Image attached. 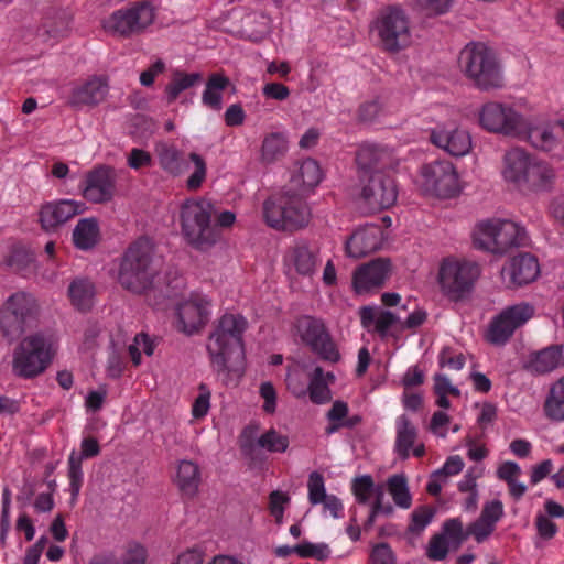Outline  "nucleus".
I'll return each mask as SVG.
<instances>
[{
  "label": "nucleus",
  "instance_id": "1a4fd4ad",
  "mask_svg": "<svg viewBox=\"0 0 564 564\" xmlns=\"http://www.w3.org/2000/svg\"><path fill=\"white\" fill-rule=\"evenodd\" d=\"M154 20L153 4L143 0L113 11L102 20V28L111 35L130 37L144 32Z\"/></svg>",
  "mask_w": 564,
  "mask_h": 564
},
{
  "label": "nucleus",
  "instance_id": "79ce46f5",
  "mask_svg": "<svg viewBox=\"0 0 564 564\" xmlns=\"http://www.w3.org/2000/svg\"><path fill=\"white\" fill-rule=\"evenodd\" d=\"M100 231L95 218L80 219L73 230V241L80 250L93 249L99 241Z\"/></svg>",
  "mask_w": 564,
  "mask_h": 564
},
{
  "label": "nucleus",
  "instance_id": "ea45409f",
  "mask_svg": "<svg viewBox=\"0 0 564 564\" xmlns=\"http://www.w3.org/2000/svg\"><path fill=\"white\" fill-rule=\"evenodd\" d=\"M360 321L364 327L373 329L381 336L398 322V317L390 311H383L377 307L365 306L360 308Z\"/></svg>",
  "mask_w": 564,
  "mask_h": 564
},
{
  "label": "nucleus",
  "instance_id": "2eb2a0df",
  "mask_svg": "<svg viewBox=\"0 0 564 564\" xmlns=\"http://www.w3.org/2000/svg\"><path fill=\"white\" fill-rule=\"evenodd\" d=\"M426 192L438 197H452L458 189V174L449 161H433L421 169Z\"/></svg>",
  "mask_w": 564,
  "mask_h": 564
},
{
  "label": "nucleus",
  "instance_id": "c9c22d12",
  "mask_svg": "<svg viewBox=\"0 0 564 564\" xmlns=\"http://www.w3.org/2000/svg\"><path fill=\"white\" fill-rule=\"evenodd\" d=\"M203 76L198 72L186 73L181 69H174L171 78L164 88L165 98L169 104L174 102L182 93L198 85Z\"/></svg>",
  "mask_w": 564,
  "mask_h": 564
},
{
  "label": "nucleus",
  "instance_id": "4d7b16f0",
  "mask_svg": "<svg viewBox=\"0 0 564 564\" xmlns=\"http://www.w3.org/2000/svg\"><path fill=\"white\" fill-rule=\"evenodd\" d=\"M384 111V104L380 97H375L362 102L358 110V117L361 121L371 122L379 118Z\"/></svg>",
  "mask_w": 564,
  "mask_h": 564
},
{
  "label": "nucleus",
  "instance_id": "bf43d9fd",
  "mask_svg": "<svg viewBox=\"0 0 564 564\" xmlns=\"http://www.w3.org/2000/svg\"><path fill=\"white\" fill-rule=\"evenodd\" d=\"M417 3L427 17H438L451 11L454 0H417Z\"/></svg>",
  "mask_w": 564,
  "mask_h": 564
},
{
  "label": "nucleus",
  "instance_id": "6e6d98bb",
  "mask_svg": "<svg viewBox=\"0 0 564 564\" xmlns=\"http://www.w3.org/2000/svg\"><path fill=\"white\" fill-rule=\"evenodd\" d=\"M290 503V496L280 490H274L269 496V510L276 524L283 523L285 507Z\"/></svg>",
  "mask_w": 564,
  "mask_h": 564
},
{
  "label": "nucleus",
  "instance_id": "58836bf2",
  "mask_svg": "<svg viewBox=\"0 0 564 564\" xmlns=\"http://www.w3.org/2000/svg\"><path fill=\"white\" fill-rule=\"evenodd\" d=\"M465 466L463 458L459 455L449 456L442 468L435 470L427 482L426 490L432 496H437L446 484L447 478L458 475Z\"/></svg>",
  "mask_w": 564,
  "mask_h": 564
},
{
  "label": "nucleus",
  "instance_id": "69168bd1",
  "mask_svg": "<svg viewBox=\"0 0 564 564\" xmlns=\"http://www.w3.org/2000/svg\"><path fill=\"white\" fill-rule=\"evenodd\" d=\"M259 394L263 399V411L268 414H273L278 404V394L273 384L269 381L262 382L260 384Z\"/></svg>",
  "mask_w": 564,
  "mask_h": 564
},
{
  "label": "nucleus",
  "instance_id": "0e129e2a",
  "mask_svg": "<svg viewBox=\"0 0 564 564\" xmlns=\"http://www.w3.org/2000/svg\"><path fill=\"white\" fill-rule=\"evenodd\" d=\"M496 527L489 522H486L481 518H478L475 522L470 523L466 530L467 535L474 536V539L481 543L486 541L495 531Z\"/></svg>",
  "mask_w": 564,
  "mask_h": 564
},
{
  "label": "nucleus",
  "instance_id": "dca6fc26",
  "mask_svg": "<svg viewBox=\"0 0 564 564\" xmlns=\"http://www.w3.org/2000/svg\"><path fill=\"white\" fill-rule=\"evenodd\" d=\"M116 181V172L111 166L98 165L84 175L79 191L87 202L105 204L115 197Z\"/></svg>",
  "mask_w": 564,
  "mask_h": 564
},
{
  "label": "nucleus",
  "instance_id": "3c124183",
  "mask_svg": "<svg viewBox=\"0 0 564 564\" xmlns=\"http://www.w3.org/2000/svg\"><path fill=\"white\" fill-rule=\"evenodd\" d=\"M189 161L193 163L194 170L186 180V187L189 191H197L202 187L207 176L206 161L196 152L189 153Z\"/></svg>",
  "mask_w": 564,
  "mask_h": 564
},
{
  "label": "nucleus",
  "instance_id": "9d476101",
  "mask_svg": "<svg viewBox=\"0 0 564 564\" xmlns=\"http://www.w3.org/2000/svg\"><path fill=\"white\" fill-rule=\"evenodd\" d=\"M51 361V344L41 334L25 337L13 352V372L30 379L42 373Z\"/></svg>",
  "mask_w": 564,
  "mask_h": 564
},
{
  "label": "nucleus",
  "instance_id": "aec40b11",
  "mask_svg": "<svg viewBox=\"0 0 564 564\" xmlns=\"http://www.w3.org/2000/svg\"><path fill=\"white\" fill-rule=\"evenodd\" d=\"M431 142L453 156H464L471 150V137L454 124L436 126L430 133Z\"/></svg>",
  "mask_w": 564,
  "mask_h": 564
},
{
  "label": "nucleus",
  "instance_id": "f704fd0d",
  "mask_svg": "<svg viewBox=\"0 0 564 564\" xmlns=\"http://www.w3.org/2000/svg\"><path fill=\"white\" fill-rule=\"evenodd\" d=\"M175 484L184 496L194 497L200 484V469L192 460H181L177 465Z\"/></svg>",
  "mask_w": 564,
  "mask_h": 564
},
{
  "label": "nucleus",
  "instance_id": "a18cd8bd",
  "mask_svg": "<svg viewBox=\"0 0 564 564\" xmlns=\"http://www.w3.org/2000/svg\"><path fill=\"white\" fill-rule=\"evenodd\" d=\"M94 294V285L86 279L74 280L68 288L72 304L80 311L91 307Z\"/></svg>",
  "mask_w": 564,
  "mask_h": 564
},
{
  "label": "nucleus",
  "instance_id": "473e14b6",
  "mask_svg": "<svg viewBox=\"0 0 564 564\" xmlns=\"http://www.w3.org/2000/svg\"><path fill=\"white\" fill-rule=\"evenodd\" d=\"M419 437V430L415 424L405 414L395 419V440L393 451L401 459H408L411 455V448L415 445Z\"/></svg>",
  "mask_w": 564,
  "mask_h": 564
},
{
  "label": "nucleus",
  "instance_id": "2f4dec72",
  "mask_svg": "<svg viewBox=\"0 0 564 564\" xmlns=\"http://www.w3.org/2000/svg\"><path fill=\"white\" fill-rule=\"evenodd\" d=\"M521 191L541 193L549 192L555 182L554 169L543 160L534 159Z\"/></svg>",
  "mask_w": 564,
  "mask_h": 564
},
{
  "label": "nucleus",
  "instance_id": "a878e982",
  "mask_svg": "<svg viewBox=\"0 0 564 564\" xmlns=\"http://www.w3.org/2000/svg\"><path fill=\"white\" fill-rule=\"evenodd\" d=\"M99 453L100 446L95 437H84L80 443V452L72 451L68 457V479L73 503L77 500L84 480L83 459L95 457Z\"/></svg>",
  "mask_w": 564,
  "mask_h": 564
},
{
  "label": "nucleus",
  "instance_id": "423d86ee",
  "mask_svg": "<svg viewBox=\"0 0 564 564\" xmlns=\"http://www.w3.org/2000/svg\"><path fill=\"white\" fill-rule=\"evenodd\" d=\"M474 243L478 249L505 254L511 248L528 243L525 228L509 219L490 218L477 224L474 231Z\"/></svg>",
  "mask_w": 564,
  "mask_h": 564
},
{
  "label": "nucleus",
  "instance_id": "338daca9",
  "mask_svg": "<svg viewBox=\"0 0 564 564\" xmlns=\"http://www.w3.org/2000/svg\"><path fill=\"white\" fill-rule=\"evenodd\" d=\"M503 516V505L500 500H491L484 505L481 513L479 518L485 520L486 522L491 523L496 527L497 522Z\"/></svg>",
  "mask_w": 564,
  "mask_h": 564
},
{
  "label": "nucleus",
  "instance_id": "680f3d73",
  "mask_svg": "<svg viewBox=\"0 0 564 564\" xmlns=\"http://www.w3.org/2000/svg\"><path fill=\"white\" fill-rule=\"evenodd\" d=\"M484 467L473 466L470 467L464 477L458 481L457 488L460 492L468 494L477 490V480L482 477Z\"/></svg>",
  "mask_w": 564,
  "mask_h": 564
},
{
  "label": "nucleus",
  "instance_id": "f03ea898",
  "mask_svg": "<svg viewBox=\"0 0 564 564\" xmlns=\"http://www.w3.org/2000/svg\"><path fill=\"white\" fill-rule=\"evenodd\" d=\"M159 273L154 243L141 237L129 245L119 260L118 282L135 294L149 291Z\"/></svg>",
  "mask_w": 564,
  "mask_h": 564
},
{
  "label": "nucleus",
  "instance_id": "9b49d317",
  "mask_svg": "<svg viewBox=\"0 0 564 564\" xmlns=\"http://www.w3.org/2000/svg\"><path fill=\"white\" fill-rule=\"evenodd\" d=\"M525 118L513 105L500 101H488L478 112V122L484 130L517 139L521 137Z\"/></svg>",
  "mask_w": 564,
  "mask_h": 564
},
{
  "label": "nucleus",
  "instance_id": "5fc2aeb1",
  "mask_svg": "<svg viewBox=\"0 0 564 564\" xmlns=\"http://www.w3.org/2000/svg\"><path fill=\"white\" fill-rule=\"evenodd\" d=\"M295 553L303 557H313L319 561L330 556V549L326 543L303 542L295 546Z\"/></svg>",
  "mask_w": 564,
  "mask_h": 564
},
{
  "label": "nucleus",
  "instance_id": "c756f323",
  "mask_svg": "<svg viewBox=\"0 0 564 564\" xmlns=\"http://www.w3.org/2000/svg\"><path fill=\"white\" fill-rule=\"evenodd\" d=\"M390 270V261L383 258H378L361 265L354 274L356 292L361 294L381 286L388 279Z\"/></svg>",
  "mask_w": 564,
  "mask_h": 564
},
{
  "label": "nucleus",
  "instance_id": "ddd939ff",
  "mask_svg": "<svg viewBox=\"0 0 564 564\" xmlns=\"http://www.w3.org/2000/svg\"><path fill=\"white\" fill-rule=\"evenodd\" d=\"M294 328L302 343L319 358L333 364L339 361L340 354L322 319L304 315L295 321Z\"/></svg>",
  "mask_w": 564,
  "mask_h": 564
},
{
  "label": "nucleus",
  "instance_id": "6e6552de",
  "mask_svg": "<svg viewBox=\"0 0 564 564\" xmlns=\"http://www.w3.org/2000/svg\"><path fill=\"white\" fill-rule=\"evenodd\" d=\"M39 313L36 299L26 292L11 294L0 307V330L9 340L19 338Z\"/></svg>",
  "mask_w": 564,
  "mask_h": 564
},
{
  "label": "nucleus",
  "instance_id": "4c0bfd02",
  "mask_svg": "<svg viewBox=\"0 0 564 564\" xmlns=\"http://www.w3.org/2000/svg\"><path fill=\"white\" fill-rule=\"evenodd\" d=\"M289 150V139L285 132H270L264 135L260 149L261 162L272 164L282 159Z\"/></svg>",
  "mask_w": 564,
  "mask_h": 564
},
{
  "label": "nucleus",
  "instance_id": "09e8293b",
  "mask_svg": "<svg viewBox=\"0 0 564 564\" xmlns=\"http://www.w3.org/2000/svg\"><path fill=\"white\" fill-rule=\"evenodd\" d=\"M502 314L505 318L509 319L508 322H511L513 327L519 328L533 317L534 307L527 302H521L507 306L502 310Z\"/></svg>",
  "mask_w": 564,
  "mask_h": 564
},
{
  "label": "nucleus",
  "instance_id": "603ef678",
  "mask_svg": "<svg viewBox=\"0 0 564 564\" xmlns=\"http://www.w3.org/2000/svg\"><path fill=\"white\" fill-rule=\"evenodd\" d=\"M129 355L135 366L141 364V354L152 356L154 352L153 340L144 333L135 335L133 343L128 347Z\"/></svg>",
  "mask_w": 564,
  "mask_h": 564
},
{
  "label": "nucleus",
  "instance_id": "e2e57ef3",
  "mask_svg": "<svg viewBox=\"0 0 564 564\" xmlns=\"http://www.w3.org/2000/svg\"><path fill=\"white\" fill-rule=\"evenodd\" d=\"M433 518V512L427 508H421L413 511L409 531L413 534H420L430 524Z\"/></svg>",
  "mask_w": 564,
  "mask_h": 564
},
{
  "label": "nucleus",
  "instance_id": "412c9836",
  "mask_svg": "<svg viewBox=\"0 0 564 564\" xmlns=\"http://www.w3.org/2000/svg\"><path fill=\"white\" fill-rule=\"evenodd\" d=\"M540 274L538 259L530 253L512 257L501 269L506 286L518 288L533 282Z\"/></svg>",
  "mask_w": 564,
  "mask_h": 564
},
{
  "label": "nucleus",
  "instance_id": "e433bc0d",
  "mask_svg": "<svg viewBox=\"0 0 564 564\" xmlns=\"http://www.w3.org/2000/svg\"><path fill=\"white\" fill-rule=\"evenodd\" d=\"M229 78L224 74H212L205 85L202 94V104L213 111H220L223 109L224 91L229 85Z\"/></svg>",
  "mask_w": 564,
  "mask_h": 564
},
{
  "label": "nucleus",
  "instance_id": "c85d7f7f",
  "mask_svg": "<svg viewBox=\"0 0 564 564\" xmlns=\"http://www.w3.org/2000/svg\"><path fill=\"white\" fill-rule=\"evenodd\" d=\"M382 230L377 225H366L356 229L346 241V253L350 258L359 259L376 251L381 246Z\"/></svg>",
  "mask_w": 564,
  "mask_h": 564
},
{
  "label": "nucleus",
  "instance_id": "49530a36",
  "mask_svg": "<svg viewBox=\"0 0 564 564\" xmlns=\"http://www.w3.org/2000/svg\"><path fill=\"white\" fill-rule=\"evenodd\" d=\"M387 489L398 507L402 509H409L411 507L412 497L404 475L397 474L389 477L387 480Z\"/></svg>",
  "mask_w": 564,
  "mask_h": 564
},
{
  "label": "nucleus",
  "instance_id": "6ab92c4d",
  "mask_svg": "<svg viewBox=\"0 0 564 564\" xmlns=\"http://www.w3.org/2000/svg\"><path fill=\"white\" fill-rule=\"evenodd\" d=\"M351 489L359 503L367 505L373 499L367 521L369 525L375 522L377 516L393 512V507L384 502V485H375L371 476L364 475L355 478Z\"/></svg>",
  "mask_w": 564,
  "mask_h": 564
},
{
  "label": "nucleus",
  "instance_id": "f3484780",
  "mask_svg": "<svg viewBox=\"0 0 564 564\" xmlns=\"http://www.w3.org/2000/svg\"><path fill=\"white\" fill-rule=\"evenodd\" d=\"M522 130L518 139L527 141L538 151L554 155L562 149V140L555 134L551 120L543 113L528 116Z\"/></svg>",
  "mask_w": 564,
  "mask_h": 564
},
{
  "label": "nucleus",
  "instance_id": "4be33fe9",
  "mask_svg": "<svg viewBox=\"0 0 564 564\" xmlns=\"http://www.w3.org/2000/svg\"><path fill=\"white\" fill-rule=\"evenodd\" d=\"M399 158L393 149L376 143H364L356 154L358 167L365 172H382L393 170L399 165Z\"/></svg>",
  "mask_w": 564,
  "mask_h": 564
},
{
  "label": "nucleus",
  "instance_id": "c03bdc74",
  "mask_svg": "<svg viewBox=\"0 0 564 564\" xmlns=\"http://www.w3.org/2000/svg\"><path fill=\"white\" fill-rule=\"evenodd\" d=\"M156 154L160 166L167 173L177 176L184 172L185 164L180 150L167 143H162L156 148Z\"/></svg>",
  "mask_w": 564,
  "mask_h": 564
},
{
  "label": "nucleus",
  "instance_id": "37998d69",
  "mask_svg": "<svg viewBox=\"0 0 564 564\" xmlns=\"http://www.w3.org/2000/svg\"><path fill=\"white\" fill-rule=\"evenodd\" d=\"M544 413L552 421H564V376L552 384L544 403Z\"/></svg>",
  "mask_w": 564,
  "mask_h": 564
},
{
  "label": "nucleus",
  "instance_id": "4468645a",
  "mask_svg": "<svg viewBox=\"0 0 564 564\" xmlns=\"http://www.w3.org/2000/svg\"><path fill=\"white\" fill-rule=\"evenodd\" d=\"M212 315L210 299L199 292H192L176 305L177 329L186 335L198 333Z\"/></svg>",
  "mask_w": 564,
  "mask_h": 564
},
{
  "label": "nucleus",
  "instance_id": "20e7f679",
  "mask_svg": "<svg viewBox=\"0 0 564 564\" xmlns=\"http://www.w3.org/2000/svg\"><path fill=\"white\" fill-rule=\"evenodd\" d=\"M263 217L274 229L293 231L308 225L311 209L304 195L285 187L264 200Z\"/></svg>",
  "mask_w": 564,
  "mask_h": 564
},
{
  "label": "nucleus",
  "instance_id": "f8f14e48",
  "mask_svg": "<svg viewBox=\"0 0 564 564\" xmlns=\"http://www.w3.org/2000/svg\"><path fill=\"white\" fill-rule=\"evenodd\" d=\"M479 273L476 263L447 258L440 265L438 283L446 296L459 300L470 291Z\"/></svg>",
  "mask_w": 564,
  "mask_h": 564
},
{
  "label": "nucleus",
  "instance_id": "393cba45",
  "mask_svg": "<svg viewBox=\"0 0 564 564\" xmlns=\"http://www.w3.org/2000/svg\"><path fill=\"white\" fill-rule=\"evenodd\" d=\"M285 263L296 274L311 278L322 263L319 250L306 241H299L289 250Z\"/></svg>",
  "mask_w": 564,
  "mask_h": 564
},
{
  "label": "nucleus",
  "instance_id": "a19ab883",
  "mask_svg": "<svg viewBox=\"0 0 564 564\" xmlns=\"http://www.w3.org/2000/svg\"><path fill=\"white\" fill-rule=\"evenodd\" d=\"M88 564H145V550L139 544L129 545L124 553L112 552L95 555Z\"/></svg>",
  "mask_w": 564,
  "mask_h": 564
},
{
  "label": "nucleus",
  "instance_id": "0eeeda50",
  "mask_svg": "<svg viewBox=\"0 0 564 564\" xmlns=\"http://www.w3.org/2000/svg\"><path fill=\"white\" fill-rule=\"evenodd\" d=\"M384 51L398 53L412 43L411 19L400 6L383 8L372 23Z\"/></svg>",
  "mask_w": 564,
  "mask_h": 564
},
{
  "label": "nucleus",
  "instance_id": "052dcab7",
  "mask_svg": "<svg viewBox=\"0 0 564 564\" xmlns=\"http://www.w3.org/2000/svg\"><path fill=\"white\" fill-rule=\"evenodd\" d=\"M210 409V391L205 384L199 386V394L192 405V415L195 419H202L207 415Z\"/></svg>",
  "mask_w": 564,
  "mask_h": 564
},
{
  "label": "nucleus",
  "instance_id": "f257e3e1",
  "mask_svg": "<svg viewBox=\"0 0 564 564\" xmlns=\"http://www.w3.org/2000/svg\"><path fill=\"white\" fill-rule=\"evenodd\" d=\"M248 321L237 313L224 314L208 337L207 351L217 372L241 376L245 369L243 334Z\"/></svg>",
  "mask_w": 564,
  "mask_h": 564
},
{
  "label": "nucleus",
  "instance_id": "8fccbe9b",
  "mask_svg": "<svg viewBox=\"0 0 564 564\" xmlns=\"http://www.w3.org/2000/svg\"><path fill=\"white\" fill-rule=\"evenodd\" d=\"M257 445L271 453H284L289 447V438L270 429L257 440Z\"/></svg>",
  "mask_w": 564,
  "mask_h": 564
},
{
  "label": "nucleus",
  "instance_id": "864d4df0",
  "mask_svg": "<svg viewBox=\"0 0 564 564\" xmlns=\"http://www.w3.org/2000/svg\"><path fill=\"white\" fill-rule=\"evenodd\" d=\"M308 501L313 505H319L328 496L326 494L325 480L318 471H312L307 480Z\"/></svg>",
  "mask_w": 564,
  "mask_h": 564
},
{
  "label": "nucleus",
  "instance_id": "b1692460",
  "mask_svg": "<svg viewBox=\"0 0 564 564\" xmlns=\"http://www.w3.org/2000/svg\"><path fill=\"white\" fill-rule=\"evenodd\" d=\"M535 156L522 148L508 150L502 158L501 176L505 182L521 189Z\"/></svg>",
  "mask_w": 564,
  "mask_h": 564
},
{
  "label": "nucleus",
  "instance_id": "774afa93",
  "mask_svg": "<svg viewBox=\"0 0 564 564\" xmlns=\"http://www.w3.org/2000/svg\"><path fill=\"white\" fill-rule=\"evenodd\" d=\"M438 364L443 368L460 370L465 365V357L463 354H455L451 348H444L438 355Z\"/></svg>",
  "mask_w": 564,
  "mask_h": 564
},
{
  "label": "nucleus",
  "instance_id": "de8ad7c7",
  "mask_svg": "<svg viewBox=\"0 0 564 564\" xmlns=\"http://www.w3.org/2000/svg\"><path fill=\"white\" fill-rule=\"evenodd\" d=\"M503 317L502 311L490 323L486 338L494 345H503L513 335L516 327Z\"/></svg>",
  "mask_w": 564,
  "mask_h": 564
},
{
  "label": "nucleus",
  "instance_id": "7ed1b4c3",
  "mask_svg": "<svg viewBox=\"0 0 564 564\" xmlns=\"http://www.w3.org/2000/svg\"><path fill=\"white\" fill-rule=\"evenodd\" d=\"M214 206L205 198H188L180 206L181 232L188 245L207 250L216 245L221 232L212 223Z\"/></svg>",
  "mask_w": 564,
  "mask_h": 564
},
{
  "label": "nucleus",
  "instance_id": "cd10ccee",
  "mask_svg": "<svg viewBox=\"0 0 564 564\" xmlns=\"http://www.w3.org/2000/svg\"><path fill=\"white\" fill-rule=\"evenodd\" d=\"M564 367V347L551 345L532 351L523 361V369L535 376H543Z\"/></svg>",
  "mask_w": 564,
  "mask_h": 564
},
{
  "label": "nucleus",
  "instance_id": "13d9d810",
  "mask_svg": "<svg viewBox=\"0 0 564 564\" xmlns=\"http://www.w3.org/2000/svg\"><path fill=\"white\" fill-rule=\"evenodd\" d=\"M448 554V542L444 534L434 535L426 547V556L432 561H443Z\"/></svg>",
  "mask_w": 564,
  "mask_h": 564
},
{
  "label": "nucleus",
  "instance_id": "a211bd4d",
  "mask_svg": "<svg viewBox=\"0 0 564 564\" xmlns=\"http://www.w3.org/2000/svg\"><path fill=\"white\" fill-rule=\"evenodd\" d=\"M360 197L369 210H381L397 202L398 188L391 176L375 172L362 186Z\"/></svg>",
  "mask_w": 564,
  "mask_h": 564
},
{
  "label": "nucleus",
  "instance_id": "7c9ffc66",
  "mask_svg": "<svg viewBox=\"0 0 564 564\" xmlns=\"http://www.w3.org/2000/svg\"><path fill=\"white\" fill-rule=\"evenodd\" d=\"M322 180L323 171L319 164L317 161L308 158L295 164L286 187L306 196Z\"/></svg>",
  "mask_w": 564,
  "mask_h": 564
},
{
  "label": "nucleus",
  "instance_id": "bb28decb",
  "mask_svg": "<svg viewBox=\"0 0 564 564\" xmlns=\"http://www.w3.org/2000/svg\"><path fill=\"white\" fill-rule=\"evenodd\" d=\"M108 90L109 85L105 77L93 76L72 88L68 104L75 108L94 107L106 99Z\"/></svg>",
  "mask_w": 564,
  "mask_h": 564
},
{
  "label": "nucleus",
  "instance_id": "5701e85b",
  "mask_svg": "<svg viewBox=\"0 0 564 564\" xmlns=\"http://www.w3.org/2000/svg\"><path fill=\"white\" fill-rule=\"evenodd\" d=\"M85 203L74 199H59L43 204L39 212V219L44 230H55L69 219L84 213Z\"/></svg>",
  "mask_w": 564,
  "mask_h": 564
},
{
  "label": "nucleus",
  "instance_id": "39448f33",
  "mask_svg": "<svg viewBox=\"0 0 564 564\" xmlns=\"http://www.w3.org/2000/svg\"><path fill=\"white\" fill-rule=\"evenodd\" d=\"M458 65L464 75L481 90L503 86V77L494 52L482 42H469L460 51Z\"/></svg>",
  "mask_w": 564,
  "mask_h": 564
},
{
  "label": "nucleus",
  "instance_id": "72a5a7b5",
  "mask_svg": "<svg viewBox=\"0 0 564 564\" xmlns=\"http://www.w3.org/2000/svg\"><path fill=\"white\" fill-rule=\"evenodd\" d=\"M335 376L333 372H324L321 367H315L310 375L307 384V393L310 400L315 404H325L332 400V391L329 384L334 383Z\"/></svg>",
  "mask_w": 564,
  "mask_h": 564
}]
</instances>
